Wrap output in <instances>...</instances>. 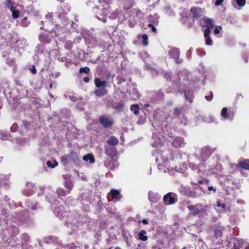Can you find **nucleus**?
<instances>
[{
    "instance_id": "58836bf2",
    "label": "nucleus",
    "mask_w": 249,
    "mask_h": 249,
    "mask_svg": "<svg viewBox=\"0 0 249 249\" xmlns=\"http://www.w3.org/2000/svg\"><path fill=\"white\" fill-rule=\"evenodd\" d=\"M67 192H68V191H65L62 188H58L56 190V194L59 197L65 196L66 195Z\"/></svg>"
},
{
    "instance_id": "ddd939ff",
    "label": "nucleus",
    "mask_w": 249,
    "mask_h": 249,
    "mask_svg": "<svg viewBox=\"0 0 249 249\" xmlns=\"http://www.w3.org/2000/svg\"><path fill=\"white\" fill-rule=\"evenodd\" d=\"M104 163L105 167L111 170H113L118 166L117 161L112 159V158L107 159L104 161Z\"/></svg>"
},
{
    "instance_id": "f8f14e48",
    "label": "nucleus",
    "mask_w": 249,
    "mask_h": 249,
    "mask_svg": "<svg viewBox=\"0 0 249 249\" xmlns=\"http://www.w3.org/2000/svg\"><path fill=\"white\" fill-rule=\"evenodd\" d=\"M71 159H73L75 161L76 159H77V157L74 153H71L69 155H66L62 156L61 158V163L63 165H66L68 164Z\"/></svg>"
},
{
    "instance_id": "0e129e2a",
    "label": "nucleus",
    "mask_w": 249,
    "mask_h": 249,
    "mask_svg": "<svg viewBox=\"0 0 249 249\" xmlns=\"http://www.w3.org/2000/svg\"><path fill=\"white\" fill-rule=\"evenodd\" d=\"M45 18L48 20H52L53 19V13H48L47 15H46Z\"/></svg>"
},
{
    "instance_id": "6ab92c4d",
    "label": "nucleus",
    "mask_w": 249,
    "mask_h": 249,
    "mask_svg": "<svg viewBox=\"0 0 249 249\" xmlns=\"http://www.w3.org/2000/svg\"><path fill=\"white\" fill-rule=\"evenodd\" d=\"M52 36H50L47 34H41L39 35V38L41 42L45 43H48L51 41Z\"/></svg>"
},
{
    "instance_id": "9d476101",
    "label": "nucleus",
    "mask_w": 249,
    "mask_h": 249,
    "mask_svg": "<svg viewBox=\"0 0 249 249\" xmlns=\"http://www.w3.org/2000/svg\"><path fill=\"white\" fill-rule=\"evenodd\" d=\"M27 209L32 214L36 213L40 209V206L36 201H28L26 202Z\"/></svg>"
},
{
    "instance_id": "f704fd0d",
    "label": "nucleus",
    "mask_w": 249,
    "mask_h": 249,
    "mask_svg": "<svg viewBox=\"0 0 249 249\" xmlns=\"http://www.w3.org/2000/svg\"><path fill=\"white\" fill-rule=\"evenodd\" d=\"M120 14V11L116 10L113 13L110 14L108 17L110 19H114L117 18Z\"/></svg>"
},
{
    "instance_id": "f3484780",
    "label": "nucleus",
    "mask_w": 249,
    "mask_h": 249,
    "mask_svg": "<svg viewBox=\"0 0 249 249\" xmlns=\"http://www.w3.org/2000/svg\"><path fill=\"white\" fill-rule=\"evenodd\" d=\"M35 187L32 182H27L24 194L26 196H31L33 194Z\"/></svg>"
},
{
    "instance_id": "49530a36",
    "label": "nucleus",
    "mask_w": 249,
    "mask_h": 249,
    "mask_svg": "<svg viewBox=\"0 0 249 249\" xmlns=\"http://www.w3.org/2000/svg\"><path fill=\"white\" fill-rule=\"evenodd\" d=\"M150 21L153 23L157 24L158 22V17L157 15H155L153 16H150Z\"/></svg>"
},
{
    "instance_id": "13d9d810",
    "label": "nucleus",
    "mask_w": 249,
    "mask_h": 249,
    "mask_svg": "<svg viewBox=\"0 0 249 249\" xmlns=\"http://www.w3.org/2000/svg\"><path fill=\"white\" fill-rule=\"evenodd\" d=\"M215 121V118L213 116H210L207 120H204L205 122L208 123H214Z\"/></svg>"
},
{
    "instance_id": "9b49d317",
    "label": "nucleus",
    "mask_w": 249,
    "mask_h": 249,
    "mask_svg": "<svg viewBox=\"0 0 249 249\" xmlns=\"http://www.w3.org/2000/svg\"><path fill=\"white\" fill-rule=\"evenodd\" d=\"M105 153L110 158H113L116 156L117 150L115 146L105 145Z\"/></svg>"
},
{
    "instance_id": "aec40b11",
    "label": "nucleus",
    "mask_w": 249,
    "mask_h": 249,
    "mask_svg": "<svg viewBox=\"0 0 249 249\" xmlns=\"http://www.w3.org/2000/svg\"><path fill=\"white\" fill-rule=\"evenodd\" d=\"M190 12L192 13L193 17L198 18L201 16L202 10L200 8L197 7H192Z\"/></svg>"
},
{
    "instance_id": "473e14b6",
    "label": "nucleus",
    "mask_w": 249,
    "mask_h": 249,
    "mask_svg": "<svg viewBox=\"0 0 249 249\" xmlns=\"http://www.w3.org/2000/svg\"><path fill=\"white\" fill-rule=\"evenodd\" d=\"M4 5L5 7L11 10H14L15 7L14 6L15 4L11 0H5L3 2Z\"/></svg>"
},
{
    "instance_id": "a19ab883",
    "label": "nucleus",
    "mask_w": 249,
    "mask_h": 249,
    "mask_svg": "<svg viewBox=\"0 0 249 249\" xmlns=\"http://www.w3.org/2000/svg\"><path fill=\"white\" fill-rule=\"evenodd\" d=\"M205 23L208 28H212L214 26L213 20L209 18H205Z\"/></svg>"
},
{
    "instance_id": "c03bdc74",
    "label": "nucleus",
    "mask_w": 249,
    "mask_h": 249,
    "mask_svg": "<svg viewBox=\"0 0 249 249\" xmlns=\"http://www.w3.org/2000/svg\"><path fill=\"white\" fill-rule=\"evenodd\" d=\"M110 194L112 198H115L120 195V192L117 190L112 189L110 192Z\"/></svg>"
},
{
    "instance_id": "1a4fd4ad",
    "label": "nucleus",
    "mask_w": 249,
    "mask_h": 249,
    "mask_svg": "<svg viewBox=\"0 0 249 249\" xmlns=\"http://www.w3.org/2000/svg\"><path fill=\"white\" fill-rule=\"evenodd\" d=\"M177 196L175 193H168L163 197V200L166 205L173 204L177 201Z\"/></svg>"
},
{
    "instance_id": "5701e85b",
    "label": "nucleus",
    "mask_w": 249,
    "mask_h": 249,
    "mask_svg": "<svg viewBox=\"0 0 249 249\" xmlns=\"http://www.w3.org/2000/svg\"><path fill=\"white\" fill-rule=\"evenodd\" d=\"M107 82L106 81H101V80L99 78H95L94 79V84L95 86L99 88H105V87L107 85Z\"/></svg>"
},
{
    "instance_id": "774afa93",
    "label": "nucleus",
    "mask_w": 249,
    "mask_h": 249,
    "mask_svg": "<svg viewBox=\"0 0 249 249\" xmlns=\"http://www.w3.org/2000/svg\"><path fill=\"white\" fill-rule=\"evenodd\" d=\"M14 82L16 83V84L18 86H19L20 87L23 86L22 82L21 81H20V80H19L18 79H15L14 80Z\"/></svg>"
},
{
    "instance_id": "de8ad7c7",
    "label": "nucleus",
    "mask_w": 249,
    "mask_h": 249,
    "mask_svg": "<svg viewBox=\"0 0 249 249\" xmlns=\"http://www.w3.org/2000/svg\"><path fill=\"white\" fill-rule=\"evenodd\" d=\"M142 43L143 45L147 46L148 44V36L146 34H143L142 35Z\"/></svg>"
},
{
    "instance_id": "0eeeda50",
    "label": "nucleus",
    "mask_w": 249,
    "mask_h": 249,
    "mask_svg": "<svg viewBox=\"0 0 249 249\" xmlns=\"http://www.w3.org/2000/svg\"><path fill=\"white\" fill-rule=\"evenodd\" d=\"M171 118L174 119H178L181 123L184 124L185 125L186 124V119L183 111L178 108L174 109L171 114Z\"/></svg>"
},
{
    "instance_id": "39448f33",
    "label": "nucleus",
    "mask_w": 249,
    "mask_h": 249,
    "mask_svg": "<svg viewBox=\"0 0 249 249\" xmlns=\"http://www.w3.org/2000/svg\"><path fill=\"white\" fill-rule=\"evenodd\" d=\"M207 207L203 206L202 204H196V205H190L187 206V208L192 211V214L196 216L200 213H205L206 211Z\"/></svg>"
},
{
    "instance_id": "b1692460",
    "label": "nucleus",
    "mask_w": 249,
    "mask_h": 249,
    "mask_svg": "<svg viewBox=\"0 0 249 249\" xmlns=\"http://www.w3.org/2000/svg\"><path fill=\"white\" fill-rule=\"evenodd\" d=\"M238 166L240 168L249 170V160H240L238 163Z\"/></svg>"
},
{
    "instance_id": "69168bd1",
    "label": "nucleus",
    "mask_w": 249,
    "mask_h": 249,
    "mask_svg": "<svg viewBox=\"0 0 249 249\" xmlns=\"http://www.w3.org/2000/svg\"><path fill=\"white\" fill-rule=\"evenodd\" d=\"M53 196V195L52 194H48L46 196V199L47 201H48L49 202L51 203V198Z\"/></svg>"
},
{
    "instance_id": "6e6d98bb",
    "label": "nucleus",
    "mask_w": 249,
    "mask_h": 249,
    "mask_svg": "<svg viewBox=\"0 0 249 249\" xmlns=\"http://www.w3.org/2000/svg\"><path fill=\"white\" fill-rule=\"evenodd\" d=\"M214 233L215 237L216 238H218V237H220L222 235V232L220 230L218 229H216L214 231Z\"/></svg>"
},
{
    "instance_id": "c9c22d12",
    "label": "nucleus",
    "mask_w": 249,
    "mask_h": 249,
    "mask_svg": "<svg viewBox=\"0 0 249 249\" xmlns=\"http://www.w3.org/2000/svg\"><path fill=\"white\" fill-rule=\"evenodd\" d=\"M190 167L194 170H197L198 172H202L203 174H204L206 172V170H203V167L202 166L200 170L199 169V164L198 166H196L194 164H190Z\"/></svg>"
},
{
    "instance_id": "dca6fc26",
    "label": "nucleus",
    "mask_w": 249,
    "mask_h": 249,
    "mask_svg": "<svg viewBox=\"0 0 249 249\" xmlns=\"http://www.w3.org/2000/svg\"><path fill=\"white\" fill-rule=\"evenodd\" d=\"M178 77L180 81H188L190 78V72L188 71L184 70L178 73Z\"/></svg>"
},
{
    "instance_id": "4c0bfd02",
    "label": "nucleus",
    "mask_w": 249,
    "mask_h": 249,
    "mask_svg": "<svg viewBox=\"0 0 249 249\" xmlns=\"http://www.w3.org/2000/svg\"><path fill=\"white\" fill-rule=\"evenodd\" d=\"M128 91L129 93V94H132L134 95L135 98H138L139 96V93L138 90L136 89L135 87L133 86V90H131V88H129V89L128 90Z\"/></svg>"
},
{
    "instance_id": "423d86ee",
    "label": "nucleus",
    "mask_w": 249,
    "mask_h": 249,
    "mask_svg": "<svg viewBox=\"0 0 249 249\" xmlns=\"http://www.w3.org/2000/svg\"><path fill=\"white\" fill-rule=\"evenodd\" d=\"M219 158L217 156L213 157L208 161H205L206 166L203 167V170L207 171H213L214 169H217L218 166Z\"/></svg>"
},
{
    "instance_id": "3c124183",
    "label": "nucleus",
    "mask_w": 249,
    "mask_h": 249,
    "mask_svg": "<svg viewBox=\"0 0 249 249\" xmlns=\"http://www.w3.org/2000/svg\"><path fill=\"white\" fill-rule=\"evenodd\" d=\"M65 96L66 98H69L71 101H74V102H76L78 99L76 96H75L73 94H65Z\"/></svg>"
},
{
    "instance_id": "f03ea898",
    "label": "nucleus",
    "mask_w": 249,
    "mask_h": 249,
    "mask_svg": "<svg viewBox=\"0 0 249 249\" xmlns=\"http://www.w3.org/2000/svg\"><path fill=\"white\" fill-rule=\"evenodd\" d=\"M216 148H211L209 146H205L200 150L201 158L203 160V162L199 164V169L200 170L202 166L205 167V161L207 160L208 158L213 153Z\"/></svg>"
},
{
    "instance_id": "052dcab7",
    "label": "nucleus",
    "mask_w": 249,
    "mask_h": 249,
    "mask_svg": "<svg viewBox=\"0 0 249 249\" xmlns=\"http://www.w3.org/2000/svg\"><path fill=\"white\" fill-rule=\"evenodd\" d=\"M205 44L207 45H212V41L210 36L205 37Z\"/></svg>"
},
{
    "instance_id": "603ef678",
    "label": "nucleus",
    "mask_w": 249,
    "mask_h": 249,
    "mask_svg": "<svg viewBox=\"0 0 249 249\" xmlns=\"http://www.w3.org/2000/svg\"><path fill=\"white\" fill-rule=\"evenodd\" d=\"M29 24L27 21V18L24 17L20 22V25L23 27H27Z\"/></svg>"
},
{
    "instance_id": "20e7f679",
    "label": "nucleus",
    "mask_w": 249,
    "mask_h": 249,
    "mask_svg": "<svg viewBox=\"0 0 249 249\" xmlns=\"http://www.w3.org/2000/svg\"><path fill=\"white\" fill-rule=\"evenodd\" d=\"M191 183L196 186L194 187V190L190 191L188 192L187 196L189 197L192 198L199 197L203 196L206 193V192L203 188L198 186L196 183L191 182Z\"/></svg>"
},
{
    "instance_id": "e433bc0d",
    "label": "nucleus",
    "mask_w": 249,
    "mask_h": 249,
    "mask_svg": "<svg viewBox=\"0 0 249 249\" xmlns=\"http://www.w3.org/2000/svg\"><path fill=\"white\" fill-rule=\"evenodd\" d=\"M161 74H163L164 77L167 79L170 80L171 78L172 72L171 71H166L163 70H160Z\"/></svg>"
},
{
    "instance_id": "72a5a7b5",
    "label": "nucleus",
    "mask_w": 249,
    "mask_h": 249,
    "mask_svg": "<svg viewBox=\"0 0 249 249\" xmlns=\"http://www.w3.org/2000/svg\"><path fill=\"white\" fill-rule=\"evenodd\" d=\"M147 68L149 70H150V72L154 76L159 75L160 74H161L160 70H162L161 69L157 70V69H156L153 67H150V66H147Z\"/></svg>"
},
{
    "instance_id": "8fccbe9b",
    "label": "nucleus",
    "mask_w": 249,
    "mask_h": 249,
    "mask_svg": "<svg viewBox=\"0 0 249 249\" xmlns=\"http://www.w3.org/2000/svg\"><path fill=\"white\" fill-rule=\"evenodd\" d=\"M90 71V69L88 67H85L83 68H81L79 70L80 73H85L86 74H88Z\"/></svg>"
},
{
    "instance_id": "864d4df0",
    "label": "nucleus",
    "mask_w": 249,
    "mask_h": 249,
    "mask_svg": "<svg viewBox=\"0 0 249 249\" xmlns=\"http://www.w3.org/2000/svg\"><path fill=\"white\" fill-rule=\"evenodd\" d=\"M209 180L207 178H203L198 180V183L200 184H206L208 185L209 184Z\"/></svg>"
},
{
    "instance_id": "6e6552de",
    "label": "nucleus",
    "mask_w": 249,
    "mask_h": 249,
    "mask_svg": "<svg viewBox=\"0 0 249 249\" xmlns=\"http://www.w3.org/2000/svg\"><path fill=\"white\" fill-rule=\"evenodd\" d=\"M99 120L101 124L106 128L111 127L114 124V120L110 116L102 115Z\"/></svg>"
},
{
    "instance_id": "c756f323",
    "label": "nucleus",
    "mask_w": 249,
    "mask_h": 249,
    "mask_svg": "<svg viewBox=\"0 0 249 249\" xmlns=\"http://www.w3.org/2000/svg\"><path fill=\"white\" fill-rule=\"evenodd\" d=\"M221 115L225 119L231 120H232L233 117V116L231 117L230 113L228 112V109L226 107L223 108L221 112Z\"/></svg>"
},
{
    "instance_id": "5fc2aeb1",
    "label": "nucleus",
    "mask_w": 249,
    "mask_h": 249,
    "mask_svg": "<svg viewBox=\"0 0 249 249\" xmlns=\"http://www.w3.org/2000/svg\"><path fill=\"white\" fill-rule=\"evenodd\" d=\"M161 145V141L159 139L158 140H157L156 141H155L152 144V146L153 147H159V146H160Z\"/></svg>"
},
{
    "instance_id": "2eb2a0df",
    "label": "nucleus",
    "mask_w": 249,
    "mask_h": 249,
    "mask_svg": "<svg viewBox=\"0 0 249 249\" xmlns=\"http://www.w3.org/2000/svg\"><path fill=\"white\" fill-rule=\"evenodd\" d=\"M185 144L183 138L180 137L175 138L172 142V144L175 147H183Z\"/></svg>"
},
{
    "instance_id": "bb28decb",
    "label": "nucleus",
    "mask_w": 249,
    "mask_h": 249,
    "mask_svg": "<svg viewBox=\"0 0 249 249\" xmlns=\"http://www.w3.org/2000/svg\"><path fill=\"white\" fill-rule=\"evenodd\" d=\"M107 90L104 88H99L94 91L95 94L99 97L104 96L107 94Z\"/></svg>"
},
{
    "instance_id": "cd10ccee",
    "label": "nucleus",
    "mask_w": 249,
    "mask_h": 249,
    "mask_svg": "<svg viewBox=\"0 0 249 249\" xmlns=\"http://www.w3.org/2000/svg\"><path fill=\"white\" fill-rule=\"evenodd\" d=\"M65 176L66 175L63 176V178L65 179L64 186L65 188L69 190L68 192H70L72 189L73 185L71 181H70L69 179H66Z\"/></svg>"
},
{
    "instance_id": "ea45409f",
    "label": "nucleus",
    "mask_w": 249,
    "mask_h": 249,
    "mask_svg": "<svg viewBox=\"0 0 249 249\" xmlns=\"http://www.w3.org/2000/svg\"><path fill=\"white\" fill-rule=\"evenodd\" d=\"M9 133L6 131H0V139L2 140H7L9 139Z\"/></svg>"
},
{
    "instance_id": "412c9836",
    "label": "nucleus",
    "mask_w": 249,
    "mask_h": 249,
    "mask_svg": "<svg viewBox=\"0 0 249 249\" xmlns=\"http://www.w3.org/2000/svg\"><path fill=\"white\" fill-rule=\"evenodd\" d=\"M16 43L18 49L24 50L28 46L27 42L24 38H18L16 41Z\"/></svg>"
},
{
    "instance_id": "393cba45",
    "label": "nucleus",
    "mask_w": 249,
    "mask_h": 249,
    "mask_svg": "<svg viewBox=\"0 0 249 249\" xmlns=\"http://www.w3.org/2000/svg\"><path fill=\"white\" fill-rule=\"evenodd\" d=\"M43 242L45 243H58V238L56 236H50L47 237H45L43 239Z\"/></svg>"
},
{
    "instance_id": "bf43d9fd",
    "label": "nucleus",
    "mask_w": 249,
    "mask_h": 249,
    "mask_svg": "<svg viewBox=\"0 0 249 249\" xmlns=\"http://www.w3.org/2000/svg\"><path fill=\"white\" fill-rule=\"evenodd\" d=\"M237 4L240 6H243L246 3V0H236Z\"/></svg>"
},
{
    "instance_id": "4468645a",
    "label": "nucleus",
    "mask_w": 249,
    "mask_h": 249,
    "mask_svg": "<svg viewBox=\"0 0 249 249\" xmlns=\"http://www.w3.org/2000/svg\"><path fill=\"white\" fill-rule=\"evenodd\" d=\"M161 196L157 193L149 191L148 193V199L151 203H156L160 200Z\"/></svg>"
},
{
    "instance_id": "7ed1b4c3",
    "label": "nucleus",
    "mask_w": 249,
    "mask_h": 249,
    "mask_svg": "<svg viewBox=\"0 0 249 249\" xmlns=\"http://www.w3.org/2000/svg\"><path fill=\"white\" fill-rule=\"evenodd\" d=\"M168 53L170 58L174 59L176 64H181L183 62V59L180 58V50L176 47H169Z\"/></svg>"
},
{
    "instance_id": "a878e982",
    "label": "nucleus",
    "mask_w": 249,
    "mask_h": 249,
    "mask_svg": "<svg viewBox=\"0 0 249 249\" xmlns=\"http://www.w3.org/2000/svg\"><path fill=\"white\" fill-rule=\"evenodd\" d=\"M184 96L188 101L191 103L193 100V91L192 90H185L184 91Z\"/></svg>"
},
{
    "instance_id": "7c9ffc66",
    "label": "nucleus",
    "mask_w": 249,
    "mask_h": 249,
    "mask_svg": "<svg viewBox=\"0 0 249 249\" xmlns=\"http://www.w3.org/2000/svg\"><path fill=\"white\" fill-rule=\"evenodd\" d=\"M146 233L145 230H141L138 233L139 239L143 241H146L148 239V237L146 235Z\"/></svg>"
},
{
    "instance_id": "a18cd8bd",
    "label": "nucleus",
    "mask_w": 249,
    "mask_h": 249,
    "mask_svg": "<svg viewBox=\"0 0 249 249\" xmlns=\"http://www.w3.org/2000/svg\"><path fill=\"white\" fill-rule=\"evenodd\" d=\"M73 46V42L71 41H67L64 44L65 48L67 50H71Z\"/></svg>"
},
{
    "instance_id": "a211bd4d",
    "label": "nucleus",
    "mask_w": 249,
    "mask_h": 249,
    "mask_svg": "<svg viewBox=\"0 0 249 249\" xmlns=\"http://www.w3.org/2000/svg\"><path fill=\"white\" fill-rule=\"evenodd\" d=\"M85 41L89 46L90 47H95L97 45V40L93 36H90L89 37H85Z\"/></svg>"
},
{
    "instance_id": "e2e57ef3",
    "label": "nucleus",
    "mask_w": 249,
    "mask_h": 249,
    "mask_svg": "<svg viewBox=\"0 0 249 249\" xmlns=\"http://www.w3.org/2000/svg\"><path fill=\"white\" fill-rule=\"evenodd\" d=\"M210 28H206L205 30L204 33V37L210 36Z\"/></svg>"
},
{
    "instance_id": "c85d7f7f",
    "label": "nucleus",
    "mask_w": 249,
    "mask_h": 249,
    "mask_svg": "<svg viewBox=\"0 0 249 249\" xmlns=\"http://www.w3.org/2000/svg\"><path fill=\"white\" fill-rule=\"evenodd\" d=\"M83 160L85 161H89L90 163H93L95 162L94 156L91 154H88L83 157Z\"/></svg>"
},
{
    "instance_id": "79ce46f5",
    "label": "nucleus",
    "mask_w": 249,
    "mask_h": 249,
    "mask_svg": "<svg viewBox=\"0 0 249 249\" xmlns=\"http://www.w3.org/2000/svg\"><path fill=\"white\" fill-rule=\"evenodd\" d=\"M139 106L138 104L132 105L130 107V109L133 112L134 114H138L139 113Z\"/></svg>"
},
{
    "instance_id": "2f4dec72",
    "label": "nucleus",
    "mask_w": 249,
    "mask_h": 249,
    "mask_svg": "<svg viewBox=\"0 0 249 249\" xmlns=\"http://www.w3.org/2000/svg\"><path fill=\"white\" fill-rule=\"evenodd\" d=\"M22 249H24L25 248V245H27V244L28 243L30 240V238L27 233H24L22 235Z\"/></svg>"
},
{
    "instance_id": "37998d69",
    "label": "nucleus",
    "mask_w": 249,
    "mask_h": 249,
    "mask_svg": "<svg viewBox=\"0 0 249 249\" xmlns=\"http://www.w3.org/2000/svg\"><path fill=\"white\" fill-rule=\"evenodd\" d=\"M47 165L49 167L53 168L57 166L58 163L55 160H53V162L51 161H48L47 162Z\"/></svg>"
},
{
    "instance_id": "338daca9",
    "label": "nucleus",
    "mask_w": 249,
    "mask_h": 249,
    "mask_svg": "<svg viewBox=\"0 0 249 249\" xmlns=\"http://www.w3.org/2000/svg\"><path fill=\"white\" fill-rule=\"evenodd\" d=\"M30 71L33 74H36V70L35 65L32 66V67L30 68Z\"/></svg>"
},
{
    "instance_id": "680f3d73",
    "label": "nucleus",
    "mask_w": 249,
    "mask_h": 249,
    "mask_svg": "<svg viewBox=\"0 0 249 249\" xmlns=\"http://www.w3.org/2000/svg\"><path fill=\"white\" fill-rule=\"evenodd\" d=\"M205 98L206 100H207L208 101L210 102L211 101L213 98V93L212 91L210 92V96H205Z\"/></svg>"
},
{
    "instance_id": "4d7b16f0",
    "label": "nucleus",
    "mask_w": 249,
    "mask_h": 249,
    "mask_svg": "<svg viewBox=\"0 0 249 249\" xmlns=\"http://www.w3.org/2000/svg\"><path fill=\"white\" fill-rule=\"evenodd\" d=\"M10 129H11V131H12V132L17 131L18 129V124L16 123L13 124V125L11 126Z\"/></svg>"
},
{
    "instance_id": "4be33fe9",
    "label": "nucleus",
    "mask_w": 249,
    "mask_h": 249,
    "mask_svg": "<svg viewBox=\"0 0 249 249\" xmlns=\"http://www.w3.org/2000/svg\"><path fill=\"white\" fill-rule=\"evenodd\" d=\"M119 142L118 139L115 136L110 137L106 141L107 144V145L115 146Z\"/></svg>"
},
{
    "instance_id": "09e8293b",
    "label": "nucleus",
    "mask_w": 249,
    "mask_h": 249,
    "mask_svg": "<svg viewBox=\"0 0 249 249\" xmlns=\"http://www.w3.org/2000/svg\"><path fill=\"white\" fill-rule=\"evenodd\" d=\"M11 11L12 13V17L16 19L18 18L19 15V12L18 10H16V8H14V10H11Z\"/></svg>"
},
{
    "instance_id": "f257e3e1",
    "label": "nucleus",
    "mask_w": 249,
    "mask_h": 249,
    "mask_svg": "<svg viewBox=\"0 0 249 249\" xmlns=\"http://www.w3.org/2000/svg\"><path fill=\"white\" fill-rule=\"evenodd\" d=\"M111 0H99L98 2L100 3L99 5H96V8L100 10L99 13L101 16L103 18H100L97 16V18L103 22H105L107 21V18L104 16H107L109 14V3L111 2Z\"/></svg>"
}]
</instances>
